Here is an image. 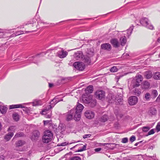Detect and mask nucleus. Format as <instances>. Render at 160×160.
<instances>
[{"label":"nucleus","instance_id":"obj_4","mask_svg":"<svg viewBox=\"0 0 160 160\" xmlns=\"http://www.w3.org/2000/svg\"><path fill=\"white\" fill-rule=\"evenodd\" d=\"M52 137L53 134L51 131L49 130H46L42 138V141L44 143H48L51 141Z\"/></svg>","mask_w":160,"mask_h":160},{"label":"nucleus","instance_id":"obj_11","mask_svg":"<svg viewBox=\"0 0 160 160\" xmlns=\"http://www.w3.org/2000/svg\"><path fill=\"white\" fill-rule=\"evenodd\" d=\"M70 153H68L64 156L65 160H81V158L78 156H75L71 157Z\"/></svg>","mask_w":160,"mask_h":160},{"label":"nucleus","instance_id":"obj_3","mask_svg":"<svg viewBox=\"0 0 160 160\" xmlns=\"http://www.w3.org/2000/svg\"><path fill=\"white\" fill-rule=\"evenodd\" d=\"M122 96L121 93L116 96H112L111 99L109 100V102L111 103L115 102L116 105H122L123 103Z\"/></svg>","mask_w":160,"mask_h":160},{"label":"nucleus","instance_id":"obj_61","mask_svg":"<svg viewBox=\"0 0 160 160\" xmlns=\"http://www.w3.org/2000/svg\"><path fill=\"white\" fill-rule=\"evenodd\" d=\"M4 156L3 155H0V159H2V160H4Z\"/></svg>","mask_w":160,"mask_h":160},{"label":"nucleus","instance_id":"obj_30","mask_svg":"<svg viewBox=\"0 0 160 160\" xmlns=\"http://www.w3.org/2000/svg\"><path fill=\"white\" fill-rule=\"evenodd\" d=\"M87 56L91 57L94 55L93 50L91 48L88 49L86 52Z\"/></svg>","mask_w":160,"mask_h":160},{"label":"nucleus","instance_id":"obj_7","mask_svg":"<svg viewBox=\"0 0 160 160\" xmlns=\"http://www.w3.org/2000/svg\"><path fill=\"white\" fill-rule=\"evenodd\" d=\"M139 22L142 26L150 29L152 30L154 28L153 25L150 23L149 21L146 18H142L140 20Z\"/></svg>","mask_w":160,"mask_h":160},{"label":"nucleus","instance_id":"obj_38","mask_svg":"<svg viewBox=\"0 0 160 160\" xmlns=\"http://www.w3.org/2000/svg\"><path fill=\"white\" fill-rule=\"evenodd\" d=\"M12 117L13 119L16 121H17L19 119V115L17 113H14L12 114Z\"/></svg>","mask_w":160,"mask_h":160},{"label":"nucleus","instance_id":"obj_59","mask_svg":"<svg viewBox=\"0 0 160 160\" xmlns=\"http://www.w3.org/2000/svg\"><path fill=\"white\" fill-rule=\"evenodd\" d=\"M157 101H160V93L156 99Z\"/></svg>","mask_w":160,"mask_h":160},{"label":"nucleus","instance_id":"obj_43","mask_svg":"<svg viewBox=\"0 0 160 160\" xmlns=\"http://www.w3.org/2000/svg\"><path fill=\"white\" fill-rule=\"evenodd\" d=\"M152 95L154 98H156L158 95V92L156 90H153L152 91Z\"/></svg>","mask_w":160,"mask_h":160},{"label":"nucleus","instance_id":"obj_27","mask_svg":"<svg viewBox=\"0 0 160 160\" xmlns=\"http://www.w3.org/2000/svg\"><path fill=\"white\" fill-rule=\"evenodd\" d=\"M7 109L6 106H0V112L2 114H4L6 112Z\"/></svg>","mask_w":160,"mask_h":160},{"label":"nucleus","instance_id":"obj_49","mask_svg":"<svg viewBox=\"0 0 160 160\" xmlns=\"http://www.w3.org/2000/svg\"><path fill=\"white\" fill-rule=\"evenodd\" d=\"M86 145L83 146L82 147L78 150V152H80L86 150Z\"/></svg>","mask_w":160,"mask_h":160},{"label":"nucleus","instance_id":"obj_14","mask_svg":"<svg viewBox=\"0 0 160 160\" xmlns=\"http://www.w3.org/2000/svg\"><path fill=\"white\" fill-rule=\"evenodd\" d=\"M84 114L85 117L88 119H92L95 116L94 112L90 110H87L85 112Z\"/></svg>","mask_w":160,"mask_h":160},{"label":"nucleus","instance_id":"obj_51","mask_svg":"<svg viewBox=\"0 0 160 160\" xmlns=\"http://www.w3.org/2000/svg\"><path fill=\"white\" fill-rule=\"evenodd\" d=\"M136 140V137L134 136H132L130 138V141L131 142H132Z\"/></svg>","mask_w":160,"mask_h":160},{"label":"nucleus","instance_id":"obj_47","mask_svg":"<svg viewBox=\"0 0 160 160\" xmlns=\"http://www.w3.org/2000/svg\"><path fill=\"white\" fill-rule=\"evenodd\" d=\"M117 71L118 69L115 66H113L110 69V71L112 72H116Z\"/></svg>","mask_w":160,"mask_h":160},{"label":"nucleus","instance_id":"obj_54","mask_svg":"<svg viewBox=\"0 0 160 160\" xmlns=\"http://www.w3.org/2000/svg\"><path fill=\"white\" fill-rule=\"evenodd\" d=\"M156 129L158 132L160 131V122L158 124L156 127Z\"/></svg>","mask_w":160,"mask_h":160},{"label":"nucleus","instance_id":"obj_26","mask_svg":"<svg viewBox=\"0 0 160 160\" xmlns=\"http://www.w3.org/2000/svg\"><path fill=\"white\" fill-rule=\"evenodd\" d=\"M14 133L12 132H10L4 136V139L7 141H9L13 136Z\"/></svg>","mask_w":160,"mask_h":160},{"label":"nucleus","instance_id":"obj_21","mask_svg":"<svg viewBox=\"0 0 160 160\" xmlns=\"http://www.w3.org/2000/svg\"><path fill=\"white\" fill-rule=\"evenodd\" d=\"M101 48L102 49L110 51L111 49V45L109 43H104L101 45Z\"/></svg>","mask_w":160,"mask_h":160},{"label":"nucleus","instance_id":"obj_17","mask_svg":"<svg viewBox=\"0 0 160 160\" xmlns=\"http://www.w3.org/2000/svg\"><path fill=\"white\" fill-rule=\"evenodd\" d=\"M75 110L74 109H71L68 112L67 114V121H69L72 119L73 118V116L75 115Z\"/></svg>","mask_w":160,"mask_h":160},{"label":"nucleus","instance_id":"obj_25","mask_svg":"<svg viewBox=\"0 0 160 160\" xmlns=\"http://www.w3.org/2000/svg\"><path fill=\"white\" fill-rule=\"evenodd\" d=\"M38 16H38L37 15H36L35 16L34 18L33 19L32 21H30V23L28 24L29 25V24H30L31 26L32 27H33V25L35 23H36L37 21V22L38 23V19H39L38 18Z\"/></svg>","mask_w":160,"mask_h":160},{"label":"nucleus","instance_id":"obj_29","mask_svg":"<svg viewBox=\"0 0 160 160\" xmlns=\"http://www.w3.org/2000/svg\"><path fill=\"white\" fill-rule=\"evenodd\" d=\"M120 41L121 43V45L122 46H124L127 42L126 37L125 36L121 37L120 39Z\"/></svg>","mask_w":160,"mask_h":160},{"label":"nucleus","instance_id":"obj_58","mask_svg":"<svg viewBox=\"0 0 160 160\" xmlns=\"http://www.w3.org/2000/svg\"><path fill=\"white\" fill-rule=\"evenodd\" d=\"M5 44L3 45L1 47H0V50H2V51H4L5 49V48L4 46Z\"/></svg>","mask_w":160,"mask_h":160},{"label":"nucleus","instance_id":"obj_23","mask_svg":"<svg viewBox=\"0 0 160 160\" xmlns=\"http://www.w3.org/2000/svg\"><path fill=\"white\" fill-rule=\"evenodd\" d=\"M25 108V107L23 106L22 104L10 105L9 106V109H10L19 108Z\"/></svg>","mask_w":160,"mask_h":160},{"label":"nucleus","instance_id":"obj_39","mask_svg":"<svg viewBox=\"0 0 160 160\" xmlns=\"http://www.w3.org/2000/svg\"><path fill=\"white\" fill-rule=\"evenodd\" d=\"M90 57H88L87 56V57H85L84 58V62L88 64H90L91 62Z\"/></svg>","mask_w":160,"mask_h":160},{"label":"nucleus","instance_id":"obj_24","mask_svg":"<svg viewBox=\"0 0 160 160\" xmlns=\"http://www.w3.org/2000/svg\"><path fill=\"white\" fill-rule=\"evenodd\" d=\"M144 76L146 78L150 79L152 76V72L150 71H147L144 72Z\"/></svg>","mask_w":160,"mask_h":160},{"label":"nucleus","instance_id":"obj_18","mask_svg":"<svg viewBox=\"0 0 160 160\" xmlns=\"http://www.w3.org/2000/svg\"><path fill=\"white\" fill-rule=\"evenodd\" d=\"M73 56L76 60H80L82 58L83 53L81 51H78L74 54Z\"/></svg>","mask_w":160,"mask_h":160},{"label":"nucleus","instance_id":"obj_22","mask_svg":"<svg viewBox=\"0 0 160 160\" xmlns=\"http://www.w3.org/2000/svg\"><path fill=\"white\" fill-rule=\"evenodd\" d=\"M134 26L132 25L128 29L124 32V34L126 35L127 36L129 37L132 33L133 29Z\"/></svg>","mask_w":160,"mask_h":160},{"label":"nucleus","instance_id":"obj_2","mask_svg":"<svg viewBox=\"0 0 160 160\" xmlns=\"http://www.w3.org/2000/svg\"><path fill=\"white\" fill-rule=\"evenodd\" d=\"M83 108L84 107L82 104L78 103L76 108L72 109L75 110V114L73 118L75 121H78L80 120L81 118V113Z\"/></svg>","mask_w":160,"mask_h":160},{"label":"nucleus","instance_id":"obj_53","mask_svg":"<svg viewBox=\"0 0 160 160\" xmlns=\"http://www.w3.org/2000/svg\"><path fill=\"white\" fill-rule=\"evenodd\" d=\"M155 133L153 129L151 130L148 133L147 135H149L154 134Z\"/></svg>","mask_w":160,"mask_h":160},{"label":"nucleus","instance_id":"obj_40","mask_svg":"<svg viewBox=\"0 0 160 160\" xmlns=\"http://www.w3.org/2000/svg\"><path fill=\"white\" fill-rule=\"evenodd\" d=\"M41 103V102L40 100H35L33 102H32V106H35L39 105H40Z\"/></svg>","mask_w":160,"mask_h":160},{"label":"nucleus","instance_id":"obj_6","mask_svg":"<svg viewBox=\"0 0 160 160\" xmlns=\"http://www.w3.org/2000/svg\"><path fill=\"white\" fill-rule=\"evenodd\" d=\"M82 101L85 104H89L91 107L95 106L96 104V101L95 99H92V96L89 95L88 97H82Z\"/></svg>","mask_w":160,"mask_h":160},{"label":"nucleus","instance_id":"obj_1","mask_svg":"<svg viewBox=\"0 0 160 160\" xmlns=\"http://www.w3.org/2000/svg\"><path fill=\"white\" fill-rule=\"evenodd\" d=\"M55 52L53 49H50L48 50L45 52H43L39 54H37L35 56L29 57L28 59L25 61V63H27V65L29 64L31 62H33L36 63L35 60L38 59L40 56H43L46 54L47 53H55Z\"/></svg>","mask_w":160,"mask_h":160},{"label":"nucleus","instance_id":"obj_37","mask_svg":"<svg viewBox=\"0 0 160 160\" xmlns=\"http://www.w3.org/2000/svg\"><path fill=\"white\" fill-rule=\"evenodd\" d=\"M154 78L156 79H159L160 78V72H155L153 76Z\"/></svg>","mask_w":160,"mask_h":160},{"label":"nucleus","instance_id":"obj_35","mask_svg":"<svg viewBox=\"0 0 160 160\" xmlns=\"http://www.w3.org/2000/svg\"><path fill=\"white\" fill-rule=\"evenodd\" d=\"M25 142L24 141L20 140L16 142V145L17 147H19L24 145Z\"/></svg>","mask_w":160,"mask_h":160},{"label":"nucleus","instance_id":"obj_31","mask_svg":"<svg viewBox=\"0 0 160 160\" xmlns=\"http://www.w3.org/2000/svg\"><path fill=\"white\" fill-rule=\"evenodd\" d=\"M133 89H134L133 90V93L135 95L138 96L141 93V91L140 89L135 88H133Z\"/></svg>","mask_w":160,"mask_h":160},{"label":"nucleus","instance_id":"obj_28","mask_svg":"<svg viewBox=\"0 0 160 160\" xmlns=\"http://www.w3.org/2000/svg\"><path fill=\"white\" fill-rule=\"evenodd\" d=\"M93 86L90 85L87 87L85 89V92L86 93H92L93 91Z\"/></svg>","mask_w":160,"mask_h":160},{"label":"nucleus","instance_id":"obj_15","mask_svg":"<svg viewBox=\"0 0 160 160\" xmlns=\"http://www.w3.org/2000/svg\"><path fill=\"white\" fill-rule=\"evenodd\" d=\"M105 92L103 90L97 91L95 94L96 98L99 99L104 98L105 96Z\"/></svg>","mask_w":160,"mask_h":160},{"label":"nucleus","instance_id":"obj_44","mask_svg":"<svg viewBox=\"0 0 160 160\" xmlns=\"http://www.w3.org/2000/svg\"><path fill=\"white\" fill-rule=\"evenodd\" d=\"M15 127L14 126H11L8 129V132L12 131V132H14L15 131Z\"/></svg>","mask_w":160,"mask_h":160},{"label":"nucleus","instance_id":"obj_45","mask_svg":"<svg viewBox=\"0 0 160 160\" xmlns=\"http://www.w3.org/2000/svg\"><path fill=\"white\" fill-rule=\"evenodd\" d=\"M150 128L149 126L144 127L142 128V130L143 132H148Z\"/></svg>","mask_w":160,"mask_h":160},{"label":"nucleus","instance_id":"obj_46","mask_svg":"<svg viewBox=\"0 0 160 160\" xmlns=\"http://www.w3.org/2000/svg\"><path fill=\"white\" fill-rule=\"evenodd\" d=\"M58 129L60 130L61 132H62L64 130L63 125L62 124H60L58 127Z\"/></svg>","mask_w":160,"mask_h":160},{"label":"nucleus","instance_id":"obj_10","mask_svg":"<svg viewBox=\"0 0 160 160\" xmlns=\"http://www.w3.org/2000/svg\"><path fill=\"white\" fill-rule=\"evenodd\" d=\"M40 136L39 132L37 130H34L32 133V135L31 137V139L32 141H37Z\"/></svg>","mask_w":160,"mask_h":160},{"label":"nucleus","instance_id":"obj_36","mask_svg":"<svg viewBox=\"0 0 160 160\" xmlns=\"http://www.w3.org/2000/svg\"><path fill=\"white\" fill-rule=\"evenodd\" d=\"M24 135V133L23 132H17L14 137V138L18 137H23Z\"/></svg>","mask_w":160,"mask_h":160},{"label":"nucleus","instance_id":"obj_60","mask_svg":"<svg viewBox=\"0 0 160 160\" xmlns=\"http://www.w3.org/2000/svg\"><path fill=\"white\" fill-rule=\"evenodd\" d=\"M53 84L52 83H49V87L50 88H51L53 87Z\"/></svg>","mask_w":160,"mask_h":160},{"label":"nucleus","instance_id":"obj_52","mask_svg":"<svg viewBox=\"0 0 160 160\" xmlns=\"http://www.w3.org/2000/svg\"><path fill=\"white\" fill-rule=\"evenodd\" d=\"M68 144V143H67L66 142H62L61 143L58 144V146H66V145Z\"/></svg>","mask_w":160,"mask_h":160},{"label":"nucleus","instance_id":"obj_13","mask_svg":"<svg viewBox=\"0 0 160 160\" xmlns=\"http://www.w3.org/2000/svg\"><path fill=\"white\" fill-rule=\"evenodd\" d=\"M138 101V98L136 96H132L129 98L128 103L130 105H133L137 103Z\"/></svg>","mask_w":160,"mask_h":160},{"label":"nucleus","instance_id":"obj_62","mask_svg":"<svg viewBox=\"0 0 160 160\" xmlns=\"http://www.w3.org/2000/svg\"><path fill=\"white\" fill-rule=\"evenodd\" d=\"M137 142V143H136L135 144V146H137L138 144L140 143V142Z\"/></svg>","mask_w":160,"mask_h":160},{"label":"nucleus","instance_id":"obj_19","mask_svg":"<svg viewBox=\"0 0 160 160\" xmlns=\"http://www.w3.org/2000/svg\"><path fill=\"white\" fill-rule=\"evenodd\" d=\"M157 113L156 108L153 107L150 108L148 111V114L151 116L155 115Z\"/></svg>","mask_w":160,"mask_h":160},{"label":"nucleus","instance_id":"obj_12","mask_svg":"<svg viewBox=\"0 0 160 160\" xmlns=\"http://www.w3.org/2000/svg\"><path fill=\"white\" fill-rule=\"evenodd\" d=\"M10 31L9 30L4 31V30L0 29V38H7L8 37L10 38Z\"/></svg>","mask_w":160,"mask_h":160},{"label":"nucleus","instance_id":"obj_55","mask_svg":"<svg viewBox=\"0 0 160 160\" xmlns=\"http://www.w3.org/2000/svg\"><path fill=\"white\" fill-rule=\"evenodd\" d=\"M91 136V134H85L83 136V138L84 139L90 137Z\"/></svg>","mask_w":160,"mask_h":160},{"label":"nucleus","instance_id":"obj_41","mask_svg":"<svg viewBox=\"0 0 160 160\" xmlns=\"http://www.w3.org/2000/svg\"><path fill=\"white\" fill-rule=\"evenodd\" d=\"M143 88L145 89H148L150 86L149 83L147 81H145L143 83Z\"/></svg>","mask_w":160,"mask_h":160},{"label":"nucleus","instance_id":"obj_32","mask_svg":"<svg viewBox=\"0 0 160 160\" xmlns=\"http://www.w3.org/2000/svg\"><path fill=\"white\" fill-rule=\"evenodd\" d=\"M59 96H57L55 97L51 101V103L52 104V103L53 102H54V103L53 104V105H55L58 102L61 101L62 100H60L59 99Z\"/></svg>","mask_w":160,"mask_h":160},{"label":"nucleus","instance_id":"obj_34","mask_svg":"<svg viewBox=\"0 0 160 160\" xmlns=\"http://www.w3.org/2000/svg\"><path fill=\"white\" fill-rule=\"evenodd\" d=\"M108 119V116L106 114H104L101 117L100 120L101 122H105L107 121Z\"/></svg>","mask_w":160,"mask_h":160},{"label":"nucleus","instance_id":"obj_9","mask_svg":"<svg viewBox=\"0 0 160 160\" xmlns=\"http://www.w3.org/2000/svg\"><path fill=\"white\" fill-rule=\"evenodd\" d=\"M73 66L76 69L80 71H82L85 68L84 63L82 62H76L73 64Z\"/></svg>","mask_w":160,"mask_h":160},{"label":"nucleus","instance_id":"obj_33","mask_svg":"<svg viewBox=\"0 0 160 160\" xmlns=\"http://www.w3.org/2000/svg\"><path fill=\"white\" fill-rule=\"evenodd\" d=\"M23 33V31H21L16 32L15 33L12 34V35H9L10 38H11L12 37H15V36L20 35V34H21Z\"/></svg>","mask_w":160,"mask_h":160},{"label":"nucleus","instance_id":"obj_56","mask_svg":"<svg viewBox=\"0 0 160 160\" xmlns=\"http://www.w3.org/2000/svg\"><path fill=\"white\" fill-rule=\"evenodd\" d=\"M51 120L43 121L44 124L45 125H47L48 123H50Z\"/></svg>","mask_w":160,"mask_h":160},{"label":"nucleus","instance_id":"obj_20","mask_svg":"<svg viewBox=\"0 0 160 160\" xmlns=\"http://www.w3.org/2000/svg\"><path fill=\"white\" fill-rule=\"evenodd\" d=\"M111 43L115 48H118L120 44L117 39L113 38L111 40Z\"/></svg>","mask_w":160,"mask_h":160},{"label":"nucleus","instance_id":"obj_57","mask_svg":"<svg viewBox=\"0 0 160 160\" xmlns=\"http://www.w3.org/2000/svg\"><path fill=\"white\" fill-rule=\"evenodd\" d=\"M101 149L102 148H95L94 150L96 152H98L100 151Z\"/></svg>","mask_w":160,"mask_h":160},{"label":"nucleus","instance_id":"obj_64","mask_svg":"<svg viewBox=\"0 0 160 160\" xmlns=\"http://www.w3.org/2000/svg\"><path fill=\"white\" fill-rule=\"evenodd\" d=\"M158 42H159V43H160V38H159L158 39Z\"/></svg>","mask_w":160,"mask_h":160},{"label":"nucleus","instance_id":"obj_5","mask_svg":"<svg viewBox=\"0 0 160 160\" xmlns=\"http://www.w3.org/2000/svg\"><path fill=\"white\" fill-rule=\"evenodd\" d=\"M136 80H133L131 84L129 86V88H135L138 87L140 85V83L142 80V77L140 74H138L136 76Z\"/></svg>","mask_w":160,"mask_h":160},{"label":"nucleus","instance_id":"obj_63","mask_svg":"<svg viewBox=\"0 0 160 160\" xmlns=\"http://www.w3.org/2000/svg\"><path fill=\"white\" fill-rule=\"evenodd\" d=\"M34 31H26L25 32L26 33H28V32H34Z\"/></svg>","mask_w":160,"mask_h":160},{"label":"nucleus","instance_id":"obj_8","mask_svg":"<svg viewBox=\"0 0 160 160\" xmlns=\"http://www.w3.org/2000/svg\"><path fill=\"white\" fill-rule=\"evenodd\" d=\"M58 50L57 55L60 58H64L68 55V52L66 51H65L62 48H58Z\"/></svg>","mask_w":160,"mask_h":160},{"label":"nucleus","instance_id":"obj_42","mask_svg":"<svg viewBox=\"0 0 160 160\" xmlns=\"http://www.w3.org/2000/svg\"><path fill=\"white\" fill-rule=\"evenodd\" d=\"M151 95L149 92H147L144 96V98L146 100L149 101Z\"/></svg>","mask_w":160,"mask_h":160},{"label":"nucleus","instance_id":"obj_48","mask_svg":"<svg viewBox=\"0 0 160 160\" xmlns=\"http://www.w3.org/2000/svg\"><path fill=\"white\" fill-rule=\"evenodd\" d=\"M52 104L51 103V101L50 102V105L48 106L46 108H48L49 109H51L55 105H53V104L54 103V102H53L52 103Z\"/></svg>","mask_w":160,"mask_h":160},{"label":"nucleus","instance_id":"obj_16","mask_svg":"<svg viewBox=\"0 0 160 160\" xmlns=\"http://www.w3.org/2000/svg\"><path fill=\"white\" fill-rule=\"evenodd\" d=\"M52 112L51 109H48L47 108H46L42 111V114L45 115V117L47 118H50L51 116Z\"/></svg>","mask_w":160,"mask_h":160},{"label":"nucleus","instance_id":"obj_50","mask_svg":"<svg viewBox=\"0 0 160 160\" xmlns=\"http://www.w3.org/2000/svg\"><path fill=\"white\" fill-rule=\"evenodd\" d=\"M128 138H122V142L123 143H125L128 142Z\"/></svg>","mask_w":160,"mask_h":160}]
</instances>
